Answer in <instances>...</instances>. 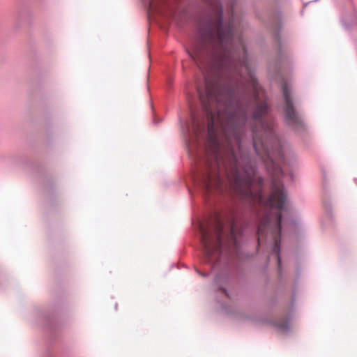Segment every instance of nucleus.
<instances>
[{"mask_svg":"<svg viewBox=\"0 0 357 357\" xmlns=\"http://www.w3.org/2000/svg\"><path fill=\"white\" fill-rule=\"evenodd\" d=\"M223 228V222L219 217L215 218L211 229L205 228L202 224L199 226L204 251L209 259L220 251Z\"/></svg>","mask_w":357,"mask_h":357,"instance_id":"obj_2","label":"nucleus"},{"mask_svg":"<svg viewBox=\"0 0 357 357\" xmlns=\"http://www.w3.org/2000/svg\"><path fill=\"white\" fill-rule=\"evenodd\" d=\"M236 224L234 222V220H232L230 224V238L231 240L233 241L234 245H236Z\"/></svg>","mask_w":357,"mask_h":357,"instance_id":"obj_6","label":"nucleus"},{"mask_svg":"<svg viewBox=\"0 0 357 357\" xmlns=\"http://www.w3.org/2000/svg\"><path fill=\"white\" fill-rule=\"evenodd\" d=\"M279 327L282 331H287L289 328L287 322L282 323V324H280Z\"/></svg>","mask_w":357,"mask_h":357,"instance_id":"obj_7","label":"nucleus"},{"mask_svg":"<svg viewBox=\"0 0 357 357\" xmlns=\"http://www.w3.org/2000/svg\"><path fill=\"white\" fill-rule=\"evenodd\" d=\"M191 121V130L196 136H199L205 130V118H199L192 112Z\"/></svg>","mask_w":357,"mask_h":357,"instance_id":"obj_4","label":"nucleus"},{"mask_svg":"<svg viewBox=\"0 0 357 357\" xmlns=\"http://www.w3.org/2000/svg\"><path fill=\"white\" fill-rule=\"evenodd\" d=\"M282 93L285 103V119L288 125L296 130L302 128L304 126L303 119L294 108L290 91L286 84L282 86Z\"/></svg>","mask_w":357,"mask_h":357,"instance_id":"obj_3","label":"nucleus"},{"mask_svg":"<svg viewBox=\"0 0 357 357\" xmlns=\"http://www.w3.org/2000/svg\"><path fill=\"white\" fill-rule=\"evenodd\" d=\"M222 14L215 1L211 13L199 24V44L189 52L202 72L197 89L212 152L202 182L207 192L223 191L229 183L240 200L265 211L258 244L269 237L280 266L282 215L268 211L283 209L287 198L280 181L282 144L273 133L268 104L260 100L264 91L243 40L234 36L233 17L224 27Z\"/></svg>","mask_w":357,"mask_h":357,"instance_id":"obj_1","label":"nucleus"},{"mask_svg":"<svg viewBox=\"0 0 357 357\" xmlns=\"http://www.w3.org/2000/svg\"><path fill=\"white\" fill-rule=\"evenodd\" d=\"M146 11L147 19L149 23L155 21V0H142Z\"/></svg>","mask_w":357,"mask_h":357,"instance_id":"obj_5","label":"nucleus"}]
</instances>
